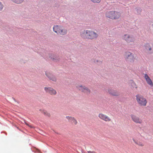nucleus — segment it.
Here are the masks:
<instances>
[{"label": "nucleus", "instance_id": "f257e3e1", "mask_svg": "<svg viewBox=\"0 0 153 153\" xmlns=\"http://www.w3.org/2000/svg\"><path fill=\"white\" fill-rule=\"evenodd\" d=\"M82 36L84 38L94 39L97 38L98 34L93 30H84L81 34Z\"/></svg>", "mask_w": 153, "mask_h": 153}, {"label": "nucleus", "instance_id": "f03ea898", "mask_svg": "<svg viewBox=\"0 0 153 153\" xmlns=\"http://www.w3.org/2000/svg\"><path fill=\"white\" fill-rule=\"evenodd\" d=\"M136 97L137 101L140 106H145L146 105L147 101L143 96L137 94Z\"/></svg>", "mask_w": 153, "mask_h": 153}, {"label": "nucleus", "instance_id": "7ed1b4c3", "mask_svg": "<svg viewBox=\"0 0 153 153\" xmlns=\"http://www.w3.org/2000/svg\"><path fill=\"white\" fill-rule=\"evenodd\" d=\"M106 16L107 17L111 19H116L120 17V13L116 11H109L106 13Z\"/></svg>", "mask_w": 153, "mask_h": 153}, {"label": "nucleus", "instance_id": "20e7f679", "mask_svg": "<svg viewBox=\"0 0 153 153\" xmlns=\"http://www.w3.org/2000/svg\"><path fill=\"white\" fill-rule=\"evenodd\" d=\"M54 31L58 34L65 35L67 33V30L62 27L56 25L53 27Z\"/></svg>", "mask_w": 153, "mask_h": 153}, {"label": "nucleus", "instance_id": "39448f33", "mask_svg": "<svg viewBox=\"0 0 153 153\" xmlns=\"http://www.w3.org/2000/svg\"><path fill=\"white\" fill-rule=\"evenodd\" d=\"M77 88L80 91L84 93L87 95L90 94L91 91L87 87L82 85H78L76 86Z\"/></svg>", "mask_w": 153, "mask_h": 153}, {"label": "nucleus", "instance_id": "423d86ee", "mask_svg": "<svg viewBox=\"0 0 153 153\" xmlns=\"http://www.w3.org/2000/svg\"><path fill=\"white\" fill-rule=\"evenodd\" d=\"M123 39L128 43L134 42V38L133 36L128 34L124 35L123 36Z\"/></svg>", "mask_w": 153, "mask_h": 153}, {"label": "nucleus", "instance_id": "0eeeda50", "mask_svg": "<svg viewBox=\"0 0 153 153\" xmlns=\"http://www.w3.org/2000/svg\"><path fill=\"white\" fill-rule=\"evenodd\" d=\"M98 117L100 119L105 122H110L111 121V119L109 117L102 113H100Z\"/></svg>", "mask_w": 153, "mask_h": 153}, {"label": "nucleus", "instance_id": "6e6552de", "mask_svg": "<svg viewBox=\"0 0 153 153\" xmlns=\"http://www.w3.org/2000/svg\"><path fill=\"white\" fill-rule=\"evenodd\" d=\"M45 90L47 93L52 95H55L57 93L55 90L50 87H45Z\"/></svg>", "mask_w": 153, "mask_h": 153}, {"label": "nucleus", "instance_id": "1a4fd4ad", "mask_svg": "<svg viewBox=\"0 0 153 153\" xmlns=\"http://www.w3.org/2000/svg\"><path fill=\"white\" fill-rule=\"evenodd\" d=\"M131 117L133 121L137 123L141 124L142 123V120L139 117L135 115H132Z\"/></svg>", "mask_w": 153, "mask_h": 153}, {"label": "nucleus", "instance_id": "9d476101", "mask_svg": "<svg viewBox=\"0 0 153 153\" xmlns=\"http://www.w3.org/2000/svg\"><path fill=\"white\" fill-rule=\"evenodd\" d=\"M126 59L131 62L133 60L134 58L131 53L130 52H127L125 54Z\"/></svg>", "mask_w": 153, "mask_h": 153}, {"label": "nucleus", "instance_id": "9b49d317", "mask_svg": "<svg viewBox=\"0 0 153 153\" xmlns=\"http://www.w3.org/2000/svg\"><path fill=\"white\" fill-rule=\"evenodd\" d=\"M108 92L110 94L114 96H118L120 94L118 92L110 88L108 89Z\"/></svg>", "mask_w": 153, "mask_h": 153}, {"label": "nucleus", "instance_id": "f8f14e48", "mask_svg": "<svg viewBox=\"0 0 153 153\" xmlns=\"http://www.w3.org/2000/svg\"><path fill=\"white\" fill-rule=\"evenodd\" d=\"M46 75L50 79L54 82L56 81V78L50 73L49 72H46Z\"/></svg>", "mask_w": 153, "mask_h": 153}, {"label": "nucleus", "instance_id": "ddd939ff", "mask_svg": "<svg viewBox=\"0 0 153 153\" xmlns=\"http://www.w3.org/2000/svg\"><path fill=\"white\" fill-rule=\"evenodd\" d=\"M66 117L68 120L69 122H71L75 125H76L77 124V121L74 117L68 116H66Z\"/></svg>", "mask_w": 153, "mask_h": 153}, {"label": "nucleus", "instance_id": "4468645a", "mask_svg": "<svg viewBox=\"0 0 153 153\" xmlns=\"http://www.w3.org/2000/svg\"><path fill=\"white\" fill-rule=\"evenodd\" d=\"M144 77L147 84L151 86H153V83L152 82L147 74H145Z\"/></svg>", "mask_w": 153, "mask_h": 153}, {"label": "nucleus", "instance_id": "2eb2a0df", "mask_svg": "<svg viewBox=\"0 0 153 153\" xmlns=\"http://www.w3.org/2000/svg\"><path fill=\"white\" fill-rule=\"evenodd\" d=\"M133 140L136 144L140 146L143 147L144 146V144L142 142L136 141L134 139Z\"/></svg>", "mask_w": 153, "mask_h": 153}, {"label": "nucleus", "instance_id": "dca6fc26", "mask_svg": "<svg viewBox=\"0 0 153 153\" xmlns=\"http://www.w3.org/2000/svg\"><path fill=\"white\" fill-rule=\"evenodd\" d=\"M11 1L16 4H21L24 1V0H11Z\"/></svg>", "mask_w": 153, "mask_h": 153}, {"label": "nucleus", "instance_id": "f3484780", "mask_svg": "<svg viewBox=\"0 0 153 153\" xmlns=\"http://www.w3.org/2000/svg\"><path fill=\"white\" fill-rule=\"evenodd\" d=\"M42 113L44 114L45 115L48 117H49L51 116L50 113L46 111H43L42 112Z\"/></svg>", "mask_w": 153, "mask_h": 153}, {"label": "nucleus", "instance_id": "a211bd4d", "mask_svg": "<svg viewBox=\"0 0 153 153\" xmlns=\"http://www.w3.org/2000/svg\"><path fill=\"white\" fill-rule=\"evenodd\" d=\"M92 2L94 3H99L100 2L101 0H91Z\"/></svg>", "mask_w": 153, "mask_h": 153}, {"label": "nucleus", "instance_id": "6ab92c4d", "mask_svg": "<svg viewBox=\"0 0 153 153\" xmlns=\"http://www.w3.org/2000/svg\"><path fill=\"white\" fill-rule=\"evenodd\" d=\"M131 84H132V85L133 87V88H137V86L136 84L134 82H132V83Z\"/></svg>", "mask_w": 153, "mask_h": 153}, {"label": "nucleus", "instance_id": "aec40b11", "mask_svg": "<svg viewBox=\"0 0 153 153\" xmlns=\"http://www.w3.org/2000/svg\"><path fill=\"white\" fill-rule=\"evenodd\" d=\"M3 7V5L1 2H0V10H2Z\"/></svg>", "mask_w": 153, "mask_h": 153}, {"label": "nucleus", "instance_id": "412c9836", "mask_svg": "<svg viewBox=\"0 0 153 153\" xmlns=\"http://www.w3.org/2000/svg\"><path fill=\"white\" fill-rule=\"evenodd\" d=\"M29 127H30V128H35V127L34 126H32V125H29Z\"/></svg>", "mask_w": 153, "mask_h": 153}, {"label": "nucleus", "instance_id": "4be33fe9", "mask_svg": "<svg viewBox=\"0 0 153 153\" xmlns=\"http://www.w3.org/2000/svg\"><path fill=\"white\" fill-rule=\"evenodd\" d=\"M141 11V10L140 9L137 10V12L138 13H140Z\"/></svg>", "mask_w": 153, "mask_h": 153}, {"label": "nucleus", "instance_id": "5701e85b", "mask_svg": "<svg viewBox=\"0 0 153 153\" xmlns=\"http://www.w3.org/2000/svg\"><path fill=\"white\" fill-rule=\"evenodd\" d=\"M88 153H96L94 151H88Z\"/></svg>", "mask_w": 153, "mask_h": 153}, {"label": "nucleus", "instance_id": "b1692460", "mask_svg": "<svg viewBox=\"0 0 153 153\" xmlns=\"http://www.w3.org/2000/svg\"><path fill=\"white\" fill-rule=\"evenodd\" d=\"M25 123V124H26L27 126H29V124H28V123Z\"/></svg>", "mask_w": 153, "mask_h": 153}, {"label": "nucleus", "instance_id": "393cba45", "mask_svg": "<svg viewBox=\"0 0 153 153\" xmlns=\"http://www.w3.org/2000/svg\"><path fill=\"white\" fill-rule=\"evenodd\" d=\"M94 62H95V63H96V62H98V60H96V61H94Z\"/></svg>", "mask_w": 153, "mask_h": 153}, {"label": "nucleus", "instance_id": "a878e982", "mask_svg": "<svg viewBox=\"0 0 153 153\" xmlns=\"http://www.w3.org/2000/svg\"><path fill=\"white\" fill-rule=\"evenodd\" d=\"M149 51H150L151 50V48H149Z\"/></svg>", "mask_w": 153, "mask_h": 153}, {"label": "nucleus", "instance_id": "bb28decb", "mask_svg": "<svg viewBox=\"0 0 153 153\" xmlns=\"http://www.w3.org/2000/svg\"><path fill=\"white\" fill-rule=\"evenodd\" d=\"M146 45V46H147H147H149V44H147Z\"/></svg>", "mask_w": 153, "mask_h": 153}]
</instances>
